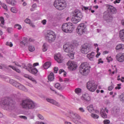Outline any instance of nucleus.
I'll list each match as a JSON object with an SVG mask.
<instances>
[{
  "instance_id": "9b49d317",
  "label": "nucleus",
  "mask_w": 124,
  "mask_h": 124,
  "mask_svg": "<svg viewBox=\"0 0 124 124\" xmlns=\"http://www.w3.org/2000/svg\"><path fill=\"white\" fill-rule=\"evenodd\" d=\"M70 116L72 118V121L75 122V124H79L78 120H80V119H81V117H80L79 115L73 112H71L70 113Z\"/></svg>"
},
{
  "instance_id": "f704fd0d",
  "label": "nucleus",
  "mask_w": 124,
  "mask_h": 124,
  "mask_svg": "<svg viewBox=\"0 0 124 124\" xmlns=\"http://www.w3.org/2000/svg\"><path fill=\"white\" fill-rule=\"evenodd\" d=\"M48 45L47 43H44L43 45V52H46L47 51Z\"/></svg>"
},
{
  "instance_id": "6e6d98bb",
  "label": "nucleus",
  "mask_w": 124,
  "mask_h": 124,
  "mask_svg": "<svg viewBox=\"0 0 124 124\" xmlns=\"http://www.w3.org/2000/svg\"><path fill=\"white\" fill-rule=\"evenodd\" d=\"M53 69L54 73H58V71H59V68L58 67H55Z\"/></svg>"
},
{
  "instance_id": "0e129e2a",
  "label": "nucleus",
  "mask_w": 124,
  "mask_h": 124,
  "mask_svg": "<svg viewBox=\"0 0 124 124\" xmlns=\"http://www.w3.org/2000/svg\"><path fill=\"white\" fill-rule=\"evenodd\" d=\"M19 117L21 119H23L24 120H27L28 119V117L25 116H20Z\"/></svg>"
},
{
  "instance_id": "423d86ee",
  "label": "nucleus",
  "mask_w": 124,
  "mask_h": 124,
  "mask_svg": "<svg viewBox=\"0 0 124 124\" xmlns=\"http://www.w3.org/2000/svg\"><path fill=\"white\" fill-rule=\"evenodd\" d=\"M54 5L56 9L62 10L66 7V1L64 0H55Z\"/></svg>"
},
{
  "instance_id": "6ab92c4d",
  "label": "nucleus",
  "mask_w": 124,
  "mask_h": 124,
  "mask_svg": "<svg viewBox=\"0 0 124 124\" xmlns=\"http://www.w3.org/2000/svg\"><path fill=\"white\" fill-rule=\"evenodd\" d=\"M54 59L59 63H61V62H62V61H63L62 57V54L60 53L54 56Z\"/></svg>"
},
{
  "instance_id": "72a5a7b5",
  "label": "nucleus",
  "mask_w": 124,
  "mask_h": 124,
  "mask_svg": "<svg viewBox=\"0 0 124 124\" xmlns=\"http://www.w3.org/2000/svg\"><path fill=\"white\" fill-rule=\"evenodd\" d=\"M122 49H124V45L119 44L116 47V50H121Z\"/></svg>"
},
{
  "instance_id": "6e6552de",
  "label": "nucleus",
  "mask_w": 124,
  "mask_h": 124,
  "mask_svg": "<svg viewBox=\"0 0 124 124\" xmlns=\"http://www.w3.org/2000/svg\"><path fill=\"white\" fill-rule=\"evenodd\" d=\"M74 29V25L71 23H63L62 27V30L64 32H72Z\"/></svg>"
},
{
  "instance_id": "7c9ffc66",
  "label": "nucleus",
  "mask_w": 124,
  "mask_h": 124,
  "mask_svg": "<svg viewBox=\"0 0 124 124\" xmlns=\"http://www.w3.org/2000/svg\"><path fill=\"white\" fill-rule=\"evenodd\" d=\"M50 66H51V62H46L44 64V68L45 69H48Z\"/></svg>"
},
{
  "instance_id": "79ce46f5",
  "label": "nucleus",
  "mask_w": 124,
  "mask_h": 124,
  "mask_svg": "<svg viewBox=\"0 0 124 124\" xmlns=\"http://www.w3.org/2000/svg\"><path fill=\"white\" fill-rule=\"evenodd\" d=\"M26 66L27 67L28 69H30V70H31L33 68V66H32L31 63L28 64V66Z\"/></svg>"
},
{
  "instance_id": "052dcab7",
  "label": "nucleus",
  "mask_w": 124,
  "mask_h": 124,
  "mask_svg": "<svg viewBox=\"0 0 124 124\" xmlns=\"http://www.w3.org/2000/svg\"><path fill=\"white\" fill-rule=\"evenodd\" d=\"M79 111H80V112H82V113H84V112H85V109H84V108H78Z\"/></svg>"
},
{
  "instance_id": "0eeeda50",
  "label": "nucleus",
  "mask_w": 124,
  "mask_h": 124,
  "mask_svg": "<svg viewBox=\"0 0 124 124\" xmlns=\"http://www.w3.org/2000/svg\"><path fill=\"white\" fill-rule=\"evenodd\" d=\"M56 37L57 36L56 35V33H55V32H54L53 31L51 30L47 31L45 35V38L46 40L48 41V42L50 43L55 41Z\"/></svg>"
},
{
  "instance_id": "4c0bfd02",
  "label": "nucleus",
  "mask_w": 124,
  "mask_h": 124,
  "mask_svg": "<svg viewBox=\"0 0 124 124\" xmlns=\"http://www.w3.org/2000/svg\"><path fill=\"white\" fill-rule=\"evenodd\" d=\"M75 92L76 93H77V94H79V93H81L82 90L80 88H77L75 89Z\"/></svg>"
},
{
  "instance_id": "f3484780",
  "label": "nucleus",
  "mask_w": 124,
  "mask_h": 124,
  "mask_svg": "<svg viewBox=\"0 0 124 124\" xmlns=\"http://www.w3.org/2000/svg\"><path fill=\"white\" fill-rule=\"evenodd\" d=\"M23 67L26 69V70L29 71V72H30L32 74H33L34 75H35V74H37V72H38V70L36 68H33L32 69L30 70V69H28V67L26 65H24V66H23Z\"/></svg>"
},
{
  "instance_id": "bf43d9fd",
  "label": "nucleus",
  "mask_w": 124,
  "mask_h": 124,
  "mask_svg": "<svg viewBox=\"0 0 124 124\" xmlns=\"http://www.w3.org/2000/svg\"><path fill=\"white\" fill-rule=\"evenodd\" d=\"M7 31H8V33H11V31H12V28L9 27V28H8Z\"/></svg>"
},
{
  "instance_id": "603ef678",
  "label": "nucleus",
  "mask_w": 124,
  "mask_h": 124,
  "mask_svg": "<svg viewBox=\"0 0 124 124\" xmlns=\"http://www.w3.org/2000/svg\"><path fill=\"white\" fill-rule=\"evenodd\" d=\"M104 124H110V120H105L103 121Z\"/></svg>"
},
{
  "instance_id": "a211bd4d",
  "label": "nucleus",
  "mask_w": 124,
  "mask_h": 124,
  "mask_svg": "<svg viewBox=\"0 0 124 124\" xmlns=\"http://www.w3.org/2000/svg\"><path fill=\"white\" fill-rule=\"evenodd\" d=\"M105 111L107 113H108V109L106 108H105V109L103 108H101L100 109L101 116L103 119H107V114L105 113Z\"/></svg>"
},
{
  "instance_id": "58836bf2",
  "label": "nucleus",
  "mask_w": 124,
  "mask_h": 124,
  "mask_svg": "<svg viewBox=\"0 0 124 124\" xmlns=\"http://www.w3.org/2000/svg\"><path fill=\"white\" fill-rule=\"evenodd\" d=\"M119 98L121 101H122V102H124V93L120 95Z\"/></svg>"
},
{
  "instance_id": "09e8293b",
  "label": "nucleus",
  "mask_w": 124,
  "mask_h": 124,
  "mask_svg": "<svg viewBox=\"0 0 124 124\" xmlns=\"http://www.w3.org/2000/svg\"><path fill=\"white\" fill-rule=\"evenodd\" d=\"M83 8L86 12V13H90V12H89V7H85L84 6Z\"/></svg>"
},
{
  "instance_id": "8fccbe9b",
  "label": "nucleus",
  "mask_w": 124,
  "mask_h": 124,
  "mask_svg": "<svg viewBox=\"0 0 124 124\" xmlns=\"http://www.w3.org/2000/svg\"><path fill=\"white\" fill-rule=\"evenodd\" d=\"M15 27L17 30H21L22 29V26L18 24H16Z\"/></svg>"
},
{
  "instance_id": "412c9836",
  "label": "nucleus",
  "mask_w": 124,
  "mask_h": 124,
  "mask_svg": "<svg viewBox=\"0 0 124 124\" xmlns=\"http://www.w3.org/2000/svg\"><path fill=\"white\" fill-rule=\"evenodd\" d=\"M82 100H85V101H91V96L88 93H85L81 97Z\"/></svg>"
},
{
  "instance_id": "ddd939ff",
  "label": "nucleus",
  "mask_w": 124,
  "mask_h": 124,
  "mask_svg": "<svg viewBox=\"0 0 124 124\" xmlns=\"http://www.w3.org/2000/svg\"><path fill=\"white\" fill-rule=\"evenodd\" d=\"M103 18L104 20L108 21V22H111V21L113 20V16H112V15H111L110 12H109L108 11H107L104 13Z\"/></svg>"
},
{
  "instance_id": "cd10ccee",
  "label": "nucleus",
  "mask_w": 124,
  "mask_h": 124,
  "mask_svg": "<svg viewBox=\"0 0 124 124\" xmlns=\"http://www.w3.org/2000/svg\"><path fill=\"white\" fill-rule=\"evenodd\" d=\"M48 81L50 82L53 81L54 79H55V77L54 76L53 73H50L49 76H48Z\"/></svg>"
},
{
  "instance_id": "5fc2aeb1",
  "label": "nucleus",
  "mask_w": 124,
  "mask_h": 124,
  "mask_svg": "<svg viewBox=\"0 0 124 124\" xmlns=\"http://www.w3.org/2000/svg\"><path fill=\"white\" fill-rule=\"evenodd\" d=\"M25 23L26 24H31V19L29 18H27L25 20Z\"/></svg>"
},
{
  "instance_id": "4d7b16f0",
  "label": "nucleus",
  "mask_w": 124,
  "mask_h": 124,
  "mask_svg": "<svg viewBox=\"0 0 124 124\" xmlns=\"http://www.w3.org/2000/svg\"><path fill=\"white\" fill-rule=\"evenodd\" d=\"M114 89V85H111L108 87V91H112Z\"/></svg>"
},
{
  "instance_id": "b1692460",
  "label": "nucleus",
  "mask_w": 124,
  "mask_h": 124,
  "mask_svg": "<svg viewBox=\"0 0 124 124\" xmlns=\"http://www.w3.org/2000/svg\"><path fill=\"white\" fill-rule=\"evenodd\" d=\"M87 57L90 61H93L94 58V52H92L91 53L87 55Z\"/></svg>"
},
{
  "instance_id": "3c124183",
  "label": "nucleus",
  "mask_w": 124,
  "mask_h": 124,
  "mask_svg": "<svg viewBox=\"0 0 124 124\" xmlns=\"http://www.w3.org/2000/svg\"><path fill=\"white\" fill-rule=\"evenodd\" d=\"M117 87H115V90H121V86H122V84H118Z\"/></svg>"
},
{
  "instance_id": "dca6fc26",
  "label": "nucleus",
  "mask_w": 124,
  "mask_h": 124,
  "mask_svg": "<svg viewBox=\"0 0 124 124\" xmlns=\"http://www.w3.org/2000/svg\"><path fill=\"white\" fill-rule=\"evenodd\" d=\"M46 101L47 102H49V103H51V104H53V105H55V106H57V107H61V104L59 102L56 101V100L54 99H52L50 98H46Z\"/></svg>"
},
{
  "instance_id": "864d4df0",
  "label": "nucleus",
  "mask_w": 124,
  "mask_h": 124,
  "mask_svg": "<svg viewBox=\"0 0 124 124\" xmlns=\"http://www.w3.org/2000/svg\"><path fill=\"white\" fill-rule=\"evenodd\" d=\"M37 116L40 119V120H44V117L41 114H38Z\"/></svg>"
},
{
  "instance_id": "bb28decb",
  "label": "nucleus",
  "mask_w": 124,
  "mask_h": 124,
  "mask_svg": "<svg viewBox=\"0 0 124 124\" xmlns=\"http://www.w3.org/2000/svg\"><path fill=\"white\" fill-rule=\"evenodd\" d=\"M28 42L29 41H28V39L26 37H24L23 40L20 42V43L24 46H27L28 45Z\"/></svg>"
},
{
  "instance_id": "680f3d73",
  "label": "nucleus",
  "mask_w": 124,
  "mask_h": 124,
  "mask_svg": "<svg viewBox=\"0 0 124 124\" xmlns=\"http://www.w3.org/2000/svg\"><path fill=\"white\" fill-rule=\"evenodd\" d=\"M15 62V65H16L17 66H19V67H22L23 68H24L23 67V66H24V65H25V64H23V66H21V65H20V64H18V62Z\"/></svg>"
},
{
  "instance_id": "1a4fd4ad",
  "label": "nucleus",
  "mask_w": 124,
  "mask_h": 124,
  "mask_svg": "<svg viewBox=\"0 0 124 124\" xmlns=\"http://www.w3.org/2000/svg\"><path fill=\"white\" fill-rule=\"evenodd\" d=\"M87 88L90 92H94L97 89L95 82L93 80L89 81L87 83Z\"/></svg>"
},
{
  "instance_id": "c03bdc74",
  "label": "nucleus",
  "mask_w": 124,
  "mask_h": 124,
  "mask_svg": "<svg viewBox=\"0 0 124 124\" xmlns=\"http://www.w3.org/2000/svg\"><path fill=\"white\" fill-rule=\"evenodd\" d=\"M62 72H64L63 76L64 77H65L66 76V72H64V70L60 69L59 70V74H62Z\"/></svg>"
},
{
  "instance_id": "5701e85b",
  "label": "nucleus",
  "mask_w": 124,
  "mask_h": 124,
  "mask_svg": "<svg viewBox=\"0 0 124 124\" xmlns=\"http://www.w3.org/2000/svg\"><path fill=\"white\" fill-rule=\"evenodd\" d=\"M119 37L121 41H122V42H124V29L120 31Z\"/></svg>"
},
{
  "instance_id": "4468645a",
  "label": "nucleus",
  "mask_w": 124,
  "mask_h": 124,
  "mask_svg": "<svg viewBox=\"0 0 124 124\" xmlns=\"http://www.w3.org/2000/svg\"><path fill=\"white\" fill-rule=\"evenodd\" d=\"M67 65H68V68L70 70H76L77 69V64H76V63H75L74 62L69 61L67 63Z\"/></svg>"
},
{
  "instance_id": "20e7f679",
  "label": "nucleus",
  "mask_w": 124,
  "mask_h": 124,
  "mask_svg": "<svg viewBox=\"0 0 124 124\" xmlns=\"http://www.w3.org/2000/svg\"><path fill=\"white\" fill-rule=\"evenodd\" d=\"M63 49L66 53H70V54H67V56H68L71 60L74 59V53H73V51H74V46H73V45L70 44H65L63 46Z\"/></svg>"
},
{
  "instance_id": "a18cd8bd",
  "label": "nucleus",
  "mask_w": 124,
  "mask_h": 124,
  "mask_svg": "<svg viewBox=\"0 0 124 124\" xmlns=\"http://www.w3.org/2000/svg\"><path fill=\"white\" fill-rule=\"evenodd\" d=\"M99 47H97L96 49V52L97 54L96 55V58H98L99 56H100V52H99Z\"/></svg>"
},
{
  "instance_id": "c756f323",
  "label": "nucleus",
  "mask_w": 124,
  "mask_h": 124,
  "mask_svg": "<svg viewBox=\"0 0 124 124\" xmlns=\"http://www.w3.org/2000/svg\"><path fill=\"white\" fill-rule=\"evenodd\" d=\"M55 87L56 88V89H58V90H60V91H62L65 88L64 86H61V84L59 83H56L55 85Z\"/></svg>"
},
{
  "instance_id": "c85d7f7f",
  "label": "nucleus",
  "mask_w": 124,
  "mask_h": 124,
  "mask_svg": "<svg viewBox=\"0 0 124 124\" xmlns=\"http://www.w3.org/2000/svg\"><path fill=\"white\" fill-rule=\"evenodd\" d=\"M87 109L89 112H90V113H93V112H94V109H93V105H90L89 106L87 107Z\"/></svg>"
},
{
  "instance_id": "a878e982",
  "label": "nucleus",
  "mask_w": 124,
  "mask_h": 124,
  "mask_svg": "<svg viewBox=\"0 0 124 124\" xmlns=\"http://www.w3.org/2000/svg\"><path fill=\"white\" fill-rule=\"evenodd\" d=\"M6 2L7 3H8V4H11L13 6H14V5H16V2L15 1V0H6Z\"/></svg>"
},
{
  "instance_id": "7ed1b4c3",
  "label": "nucleus",
  "mask_w": 124,
  "mask_h": 124,
  "mask_svg": "<svg viewBox=\"0 0 124 124\" xmlns=\"http://www.w3.org/2000/svg\"><path fill=\"white\" fill-rule=\"evenodd\" d=\"M91 66L88 62L81 63L79 66V73L83 76H87L90 73Z\"/></svg>"
},
{
  "instance_id": "2f4dec72",
  "label": "nucleus",
  "mask_w": 124,
  "mask_h": 124,
  "mask_svg": "<svg viewBox=\"0 0 124 124\" xmlns=\"http://www.w3.org/2000/svg\"><path fill=\"white\" fill-rule=\"evenodd\" d=\"M9 82H10V84H11L12 85H13V86H14V87H16L18 84V82H17V81L12 79H10Z\"/></svg>"
},
{
  "instance_id": "13d9d810",
  "label": "nucleus",
  "mask_w": 124,
  "mask_h": 124,
  "mask_svg": "<svg viewBox=\"0 0 124 124\" xmlns=\"http://www.w3.org/2000/svg\"><path fill=\"white\" fill-rule=\"evenodd\" d=\"M107 60H108V62H110L113 61V59L111 57H107Z\"/></svg>"
},
{
  "instance_id": "ea45409f",
  "label": "nucleus",
  "mask_w": 124,
  "mask_h": 124,
  "mask_svg": "<svg viewBox=\"0 0 124 124\" xmlns=\"http://www.w3.org/2000/svg\"><path fill=\"white\" fill-rule=\"evenodd\" d=\"M28 78L29 79V80H32V82H34V83H35V84H36V80H35V79H34V78H33L31 76H28Z\"/></svg>"
},
{
  "instance_id": "9d476101",
  "label": "nucleus",
  "mask_w": 124,
  "mask_h": 124,
  "mask_svg": "<svg viewBox=\"0 0 124 124\" xmlns=\"http://www.w3.org/2000/svg\"><path fill=\"white\" fill-rule=\"evenodd\" d=\"M86 31H87V26L84 23L79 24L77 29V33L79 35H82L83 33H85Z\"/></svg>"
},
{
  "instance_id": "37998d69",
  "label": "nucleus",
  "mask_w": 124,
  "mask_h": 124,
  "mask_svg": "<svg viewBox=\"0 0 124 124\" xmlns=\"http://www.w3.org/2000/svg\"><path fill=\"white\" fill-rule=\"evenodd\" d=\"M36 4L34 3L32 5V8L31 9V11H34V9L36 8Z\"/></svg>"
},
{
  "instance_id": "774afa93",
  "label": "nucleus",
  "mask_w": 124,
  "mask_h": 124,
  "mask_svg": "<svg viewBox=\"0 0 124 124\" xmlns=\"http://www.w3.org/2000/svg\"><path fill=\"white\" fill-rule=\"evenodd\" d=\"M39 65V63L38 62H36V63H34L33 64V66H37V65Z\"/></svg>"
},
{
  "instance_id": "393cba45",
  "label": "nucleus",
  "mask_w": 124,
  "mask_h": 124,
  "mask_svg": "<svg viewBox=\"0 0 124 124\" xmlns=\"http://www.w3.org/2000/svg\"><path fill=\"white\" fill-rule=\"evenodd\" d=\"M120 112V108H118V107H114L112 109V112L115 115H117Z\"/></svg>"
},
{
  "instance_id": "338daca9",
  "label": "nucleus",
  "mask_w": 124,
  "mask_h": 124,
  "mask_svg": "<svg viewBox=\"0 0 124 124\" xmlns=\"http://www.w3.org/2000/svg\"><path fill=\"white\" fill-rule=\"evenodd\" d=\"M120 1H121V0H116L114 2V3H120Z\"/></svg>"
},
{
  "instance_id": "f257e3e1",
  "label": "nucleus",
  "mask_w": 124,
  "mask_h": 124,
  "mask_svg": "<svg viewBox=\"0 0 124 124\" xmlns=\"http://www.w3.org/2000/svg\"><path fill=\"white\" fill-rule=\"evenodd\" d=\"M20 106L23 109H26V110H31L37 108V104L30 99L22 100L20 103Z\"/></svg>"
},
{
  "instance_id": "f03ea898",
  "label": "nucleus",
  "mask_w": 124,
  "mask_h": 124,
  "mask_svg": "<svg viewBox=\"0 0 124 124\" xmlns=\"http://www.w3.org/2000/svg\"><path fill=\"white\" fill-rule=\"evenodd\" d=\"M1 103L2 105H4L7 107L8 110L12 111L16 108L15 106V102L10 98H5L1 101Z\"/></svg>"
},
{
  "instance_id": "de8ad7c7",
  "label": "nucleus",
  "mask_w": 124,
  "mask_h": 124,
  "mask_svg": "<svg viewBox=\"0 0 124 124\" xmlns=\"http://www.w3.org/2000/svg\"><path fill=\"white\" fill-rule=\"evenodd\" d=\"M0 20L2 25H4V18L3 16L0 17Z\"/></svg>"
},
{
  "instance_id": "e2e57ef3",
  "label": "nucleus",
  "mask_w": 124,
  "mask_h": 124,
  "mask_svg": "<svg viewBox=\"0 0 124 124\" xmlns=\"http://www.w3.org/2000/svg\"><path fill=\"white\" fill-rule=\"evenodd\" d=\"M102 59H101V58L98 59V64H99L100 63H103L104 62L102 61Z\"/></svg>"
},
{
  "instance_id": "f8f14e48",
  "label": "nucleus",
  "mask_w": 124,
  "mask_h": 124,
  "mask_svg": "<svg viewBox=\"0 0 124 124\" xmlns=\"http://www.w3.org/2000/svg\"><path fill=\"white\" fill-rule=\"evenodd\" d=\"M80 52L82 54H87L89 52H90V46L89 44L85 43L81 46Z\"/></svg>"
},
{
  "instance_id": "69168bd1",
  "label": "nucleus",
  "mask_w": 124,
  "mask_h": 124,
  "mask_svg": "<svg viewBox=\"0 0 124 124\" xmlns=\"http://www.w3.org/2000/svg\"><path fill=\"white\" fill-rule=\"evenodd\" d=\"M47 21H46V19H44L42 21V23H43V25H46Z\"/></svg>"
},
{
  "instance_id": "a19ab883",
  "label": "nucleus",
  "mask_w": 124,
  "mask_h": 124,
  "mask_svg": "<svg viewBox=\"0 0 124 124\" xmlns=\"http://www.w3.org/2000/svg\"><path fill=\"white\" fill-rule=\"evenodd\" d=\"M91 116L93 119H98V118H99V116L98 115H97L96 114H93V113H92L91 114Z\"/></svg>"
},
{
  "instance_id": "e433bc0d",
  "label": "nucleus",
  "mask_w": 124,
  "mask_h": 124,
  "mask_svg": "<svg viewBox=\"0 0 124 124\" xmlns=\"http://www.w3.org/2000/svg\"><path fill=\"white\" fill-rule=\"evenodd\" d=\"M29 50L30 52H33L35 50V48H34V46L30 45L29 46Z\"/></svg>"
},
{
  "instance_id": "49530a36",
  "label": "nucleus",
  "mask_w": 124,
  "mask_h": 124,
  "mask_svg": "<svg viewBox=\"0 0 124 124\" xmlns=\"http://www.w3.org/2000/svg\"><path fill=\"white\" fill-rule=\"evenodd\" d=\"M6 45L9 46L10 47H12V46H13V44H12V42H7L6 43Z\"/></svg>"
},
{
  "instance_id": "aec40b11",
  "label": "nucleus",
  "mask_w": 124,
  "mask_h": 124,
  "mask_svg": "<svg viewBox=\"0 0 124 124\" xmlns=\"http://www.w3.org/2000/svg\"><path fill=\"white\" fill-rule=\"evenodd\" d=\"M116 60L120 62H124V53H119L116 55Z\"/></svg>"
},
{
  "instance_id": "2eb2a0df",
  "label": "nucleus",
  "mask_w": 124,
  "mask_h": 124,
  "mask_svg": "<svg viewBox=\"0 0 124 124\" xmlns=\"http://www.w3.org/2000/svg\"><path fill=\"white\" fill-rule=\"evenodd\" d=\"M106 7L108 10V12H111L112 14H116L117 13V10L114 6L111 5L107 4Z\"/></svg>"
},
{
  "instance_id": "473e14b6",
  "label": "nucleus",
  "mask_w": 124,
  "mask_h": 124,
  "mask_svg": "<svg viewBox=\"0 0 124 124\" xmlns=\"http://www.w3.org/2000/svg\"><path fill=\"white\" fill-rule=\"evenodd\" d=\"M9 67H11V68H12V69H13L14 70H15V71H16V72H17V73H21V71L17 68H16V67L12 66V65H9Z\"/></svg>"
},
{
  "instance_id": "39448f33",
  "label": "nucleus",
  "mask_w": 124,
  "mask_h": 124,
  "mask_svg": "<svg viewBox=\"0 0 124 124\" xmlns=\"http://www.w3.org/2000/svg\"><path fill=\"white\" fill-rule=\"evenodd\" d=\"M83 18V15L79 10H75L74 12V15L71 18V21L73 24H77L81 21V19Z\"/></svg>"
},
{
  "instance_id": "4be33fe9",
  "label": "nucleus",
  "mask_w": 124,
  "mask_h": 124,
  "mask_svg": "<svg viewBox=\"0 0 124 124\" xmlns=\"http://www.w3.org/2000/svg\"><path fill=\"white\" fill-rule=\"evenodd\" d=\"M16 88H17L19 90L21 91H23V92H28V89L24 85L18 83Z\"/></svg>"
},
{
  "instance_id": "c9c22d12",
  "label": "nucleus",
  "mask_w": 124,
  "mask_h": 124,
  "mask_svg": "<svg viewBox=\"0 0 124 124\" xmlns=\"http://www.w3.org/2000/svg\"><path fill=\"white\" fill-rule=\"evenodd\" d=\"M11 11L13 13H15V14L18 13V9L15 7H12L11 8Z\"/></svg>"
}]
</instances>
